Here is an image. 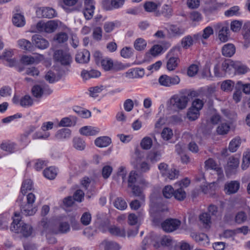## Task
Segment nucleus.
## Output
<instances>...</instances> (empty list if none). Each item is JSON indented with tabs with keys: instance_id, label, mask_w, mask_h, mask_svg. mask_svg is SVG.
I'll list each match as a JSON object with an SVG mask.
<instances>
[{
	"instance_id": "nucleus-1",
	"label": "nucleus",
	"mask_w": 250,
	"mask_h": 250,
	"mask_svg": "<svg viewBox=\"0 0 250 250\" xmlns=\"http://www.w3.org/2000/svg\"><path fill=\"white\" fill-rule=\"evenodd\" d=\"M11 229L15 233H21L24 237H26L31 234L32 228L30 225L21 221L19 213L15 212Z\"/></svg>"
},
{
	"instance_id": "nucleus-2",
	"label": "nucleus",
	"mask_w": 250,
	"mask_h": 250,
	"mask_svg": "<svg viewBox=\"0 0 250 250\" xmlns=\"http://www.w3.org/2000/svg\"><path fill=\"white\" fill-rule=\"evenodd\" d=\"M189 101L188 97L178 95L172 96L167 103L168 107L176 111L182 110L186 108Z\"/></svg>"
},
{
	"instance_id": "nucleus-3",
	"label": "nucleus",
	"mask_w": 250,
	"mask_h": 250,
	"mask_svg": "<svg viewBox=\"0 0 250 250\" xmlns=\"http://www.w3.org/2000/svg\"><path fill=\"white\" fill-rule=\"evenodd\" d=\"M60 23L58 20H50L46 22L40 21L37 23L36 28L40 32L51 33L57 29Z\"/></svg>"
},
{
	"instance_id": "nucleus-4",
	"label": "nucleus",
	"mask_w": 250,
	"mask_h": 250,
	"mask_svg": "<svg viewBox=\"0 0 250 250\" xmlns=\"http://www.w3.org/2000/svg\"><path fill=\"white\" fill-rule=\"evenodd\" d=\"M180 82V79L177 75L169 76L167 75H162L158 79V83L160 85L167 87H170L178 84Z\"/></svg>"
},
{
	"instance_id": "nucleus-5",
	"label": "nucleus",
	"mask_w": 250,
	"mask_h": 250,
	"mask_svg": "<svg viewBox=\"0 0 250 250\" xmlns=\"http://www.w3.org/2000/svg\"><path fill=\"white\" fill-rule=\"evenodd\" d=\"M55 61L64 66L69 65L72 62V58L69 53L62 50H56L54 54Z\"/></svg>"
},
{
	"instance_id": "nucleus-6",
	"label": "nucleus",
	"mask_w": 250,
	"mask_h": 250,
	"mask_svg": "<svg viewBox=\"0 0 250 250\" xmlns=\"http://www.w3.org/2000/svg\"><path fill=\"white\" fill-rule=\"evenodd\" d=\"M181 224V221L178 219L169 218L163 222L161 224V226L166 232H171L178 229Z\"/></svg>"
},
{
	"instance_id": "nucleus-7",
	"label": "nucleus",
	"mask_w": 250,
	"mask_h": 250,
	"mask_svg": "<svg viewBox=\"0 0 250 250\" xmlns=\"http://www.w3.org/2000/svg\"><path fill=\"white\" fill-rule=\"evenodd\" d=\"M96 217L99 228L104 232L107 230L111 226L110 221L107 215L105 213L99 212L96 215Z\"/></svg>"
},
{
	"instance_id": "nucleus-8",
	"label": "nucleus",
	"mask_w": 250,
	"mask_h": 250,
	"mask_svg": "<svg viewBox=\"0 0 250 250\" xmlns=\"http://www.w3.org/2000/svg\"><path fill=\"white\" fill-rule=\"evenodd\" d=\"M36 13L41 17L48 19L55 17L57 14L54 9L49 7H38L36 10Z\"/></svg>"
},
{
	"instance_id": "nucleus-9",
	"label": "nucleus",
	"mask_w": 250,
	"mask_h": 250,
	"mask_svg": "<svg viewBox=\"0 0 250 250\" xmlns=\"http://www.w3.org/2000/svg\"><path fill=\"white\" fill-rule=\"evenodd\" d=\"M216 27L218 28V38L222 42H226L229 40V28L227 24L218 23Z\"/></svg>"
},
{
	"instance_id": "nucleus-10",
	"label": "nucleus",
	"mask_w": 250,
	"mask_h": 250,
	"mask_svg": "<svg viewBox=\"0 0 250 250\" xmlns=\"http://www.w3.org/2000/svg\"><path fill=\"white\" fill-rule=\"evenodd\" d=\"M32 42L36 47L41 49H44L49 46L48 42L39 35L33 36Z\"/></svg>"
},
{
	"instance_id": "nucleus-11",
	"label": "nucleus",
	"mask_w": 250,
	"mask_h": 250,
	"mask_svg": "<svg viewBox=\"0 0 250 250\" xmlns=\"http://www.w3.org/2000/svg\"><path fill=\"white\" fill-rule=\"evenodd\" d=\"M90 59V53L86 50L79 51L76 55L75 60L77 62L81 63H87Z\"/></svg>"
},
{
	"instance_id": "nucleus-12",
	"label": "nucleus",
	"mask_w": 250,
	"mask_h": 250,
	"mask_svg": "<svg viewBox=\"0 0 250 250\" xmlns=\"http://www.w3.org/2000/svg\"><path fill=\"white\" fill-rule=\"evenodd\" d=\"M70 226L66 222H62L59 224L58 228L56 227H51V231L53 233H64L69 231Z\"/></svg>"
},
{
	"instance_id": "nucleus-13",
	"label": "nucleus",
	"mask_w": 250,
	"mask_h": 250,
	"mask_svg": "<svg viewBox=\"0 0 250 250\" xmlns=\"http://www.w3.org/2000/svg\"><path fill=\"white\" fill-rule=\"evenodd\" d=\"M20 207L21 213L26 216L33 215L37 211V208L34 207L31 204H22Z\"/></svg>"
},
{
	"instance_id": "nucleus-14",
	"label": "nucleus",
	"mask_w": 250,
	"mask_h": 250,
	"mask_svg": "<svg viewBox=\"0 0 250 250\" xmlns=\"http://www.w3.org/2000/svg\"><path fill=\"white\" fill-rule=\"evenodd\" d=\"M107 230L112 235L121 237H125L126 236L125 229L121 228L115 225H111L110 227L108 228Z\"/></svg>"
},
{
	"instance_id": "nucleus-15",
	"label": "nucleus",
	"mask_w": 250,
	"mask_h": 250,
	"mask_svg": "<svg viewBox=\"0 0 250 250\" xmlns=\"http://www.w3.org/2000/svg\"><path fill=\"white\" fill-rule=\"evenodd\" d=\"M240 187L239 183L236 181H232L225 184V189L228 194H233L236 193L239 189Z\"/></svg>"
},
{
	"instance_id": "nucleus-16",
	"label": "nucleus",
	"mask_w": 250,
	"mask_h": 250,
	"mask_svg": "<svg viewBox=\"0 0 250 250\" xmlns=\"http://www.w3.org/2000/svg\"><path fill=\"white\" fill-rule=\"evenodd\" d=\"M213 34V30L212 28L210 26H208L203 30L202 35L200 34H195L193 37L194 39L196 40H201L202 42L203 43V39H208L210 36Z\"/></svg>"
},
{
	"instance_id": "nucleus-17",
	"label": "nucleus",
	"mask_w": 250,
	"mask_h": 250,
	"mask_svg": "<svg viewBox=\"0 0 250 250\" xmlns=\"http://www.w3.org/2000/svg\"><path fill=\"white\" fill-rule=\"evenodd\" d=\"M100 131V129L95 127L90 126H85L80 129V132L81 134L85 136H93L97 134Z\"/></svg>"
},
{
	"instance_id": "nucleus-18",
	"label": "nucleus",
	"mask_w": 250,
	"mask_h": 250,
	"mask_svg": "<svg viewBox=\"0 0 250 250\" xmlns=\"http://www.w3.org/2000/svg\"><path fill=\"white\" fill-rule=\"evenodd\" d=\"M222 52L223 56L230 57L235 53V47L232 43H227L222 47Z\"/></svg>"
},
{
	"instance_id": "nucleus-19",
	"label": "nucleus",
	"mask_w": 250,
	"mask_h": 250,
	"mask_svg": "<svg viewBox=\"0 0 250 250\" xmlns=\"http://www.w3.org/2000/svg\"><path fill=\"white\" fill-rule=\"evenodd\" d=\"M111 143V139L107 136L97 138L95 140V145L99 147H105L108 146Z\"/></svg>"
},
{
	"instance_id": "nucleus-20",
	"label": "nucleus",
	"mask_w": 250,
	"mask_h": 250,
	"mask_svg": "<svg viewBox=\"0 0 250 250\" xmlns=\"http://www.w3.org/2000/svg\"><path fill=\"white\" fill-rule=\"evenodd\" d=\"M81 75L83 79L87 80L91 78H97L99 77L101 75V73L95 70H91L90 71L83 70L82 71Z\"/></svg>"
},
{
	"instance_id": "nucleus-21",
	"label": "nucleus",
	"mask_w": 250,
	"mask_h": 250,
	"mask_svg": "<svg viewBox=\"0 0 250 250\" xmlns=\"http://www.w3.org/2000/svg\"><path fill=\"white\" fill-rule=\"evenodd\" d=\"M236 66V62H233L230 60H226L222 63V70L226 73H230L232 69L235 70Z\"/></svg>"
},
{
	"instance_id": "nucleus-22",
	"label": "nucleus",
	"mask_w": 250,
	"mask_h": 250,
	"mask_svg": "<svg viewBox=\"0 0 250 250\" xmlns=\"http://www.w3.org/2000/svg\"><path fill=\"white\" fill-rule=\"evenodd\" d=\"M101 245L104 247V250H119L120 248L117 243L106 240L103 241Z\"/></svg>"
},
{
	"instance_id": "nucleus-23",
	"label": "nucleus",
	"mask_w": 250,
	"mask_h": 250,
	"mask_svg": "<svg viewBox=\"0 0 250 250\" xmlns=\"http://www.w3.org/2000/svg\"><path fill=\"white\" fill-rule=\"evenodd\" d=\"M71 136V131L68 128H62L59 130L56 135L55 137L59 140L66 139L69 138Z\"/></svg>"
},
{
	"instance_id": "nucleus-24",
	"label": "nucleus",
	"mask_w": 250,
	"mask_h": 250,
	"mask_svg": "<svg viewBox=\"0 0 250 250\" xmlns=\"http://www.w3.org/2000/svg\"><path fill=\"white\" fill-rule=\"evenodd\" d=\"M12 21L13 24L17 27H22L25 23L24 16L20 13L15 14Z\"/></svg>"
},
{
	"instance_id": "nucleus-25",
	"label": "nucleus",
	"mask_w": 250,
	"mask_h": 250,
	"mask_svg": "<svg viewBox=\"0 0 250 250\" xmlns=\"http://www.w3.org/2000/svg\"><path fill=\"white\" fill-rule=\"evenodd\" d=\"M185 30L181 27L172 25L169 27V33L172 37H177L184 34Z\"/></svg>"
},
{
	"instance_id": "nucleus-26",
	"label": "nucleus",
	"mask_w": 250,
	"mask_h": 250,
	"mask_svg": "<svg viewBox=\"0 0 250 250\" xmlns=\"http://www.w3.org/2000/svg\"><path fill=\"white\" fill-rule=\"evenodd\" d=\"M18 44L21 49L28 51H32L33 47L30 41L24 39L19 40L18 41Z\"/></svg>"
},
{
	"instance_id": "nucleus-27",
	"label": "nucleus",
	"mask_w": 250,
	"mask_h": 250,
	"mask_svg": "<svg viewBox=\"0 0 250 250\" xmlns=\"http://www.w3.org/2000/svg\"><path fill=\"white\" fill-rule=\"evenodd\" d=\"M43 174L46 178L53 180L56 177L57 171L55 167H50L44 169Z\"/></svg>"
},
{
	"instance_id": "nucleus-28",
	"label": "nucleus",
	"mask_w": 250,
	"mask_h": 250,
	"mask_svg": "<svg viewBox=\"0 0 250 250\" xmlns=\"http://www.w3.org/2000/svg\"><path fill=\"white\" fill-rule=\"evenodd\" d=\"M73 110L78 115L83 118H88L91 116V112L86 109L83 108L80 106H75L73 108Z\"/></svg>"
},
{
	"instance_id": "nucleus-29",
	"label": "nucleus",
	"mask_w": 250,
	"mask_h": 250,
	"mask_svg": "<svg viewBox=\"0 0 250 250\" xmlns=\"http://www.w3.org/2000/svg\"><path fill=\"white\" fill-rule=\"evenodd\" d=\"M194 37L190 35L184 37L181 41V45L184 49H188L194 43Z\"/></svg>"
},
{
	"instance_id": "nucleus-30",
	"label": "nucleus",
	"mask_w": 250,
	"mask_h": 250,
	"mask_svg": "<svg viewBox=\"0 0 250 250\" xmlns=\"http://www.w3.org/2000/svg\"><path fill=\"white\" fill-rule=\"evenodd\" d=\"M200 116V112L197 109H194L190 107L187 113L188 119L191 121L197 120Z\"/></svg>"
},
{
	"instance_id": "nucleus-31",
	"label": "nucleus",
	"mask_w": 250,
	"mask_h": 250,
	"mask_svg": "<svg viewBox=\"0 0 250 250\" xmlns=\"http://www.w3.org/2000/svg\"><path fill=\"white\" fill-rule=\"evenodd\" d=\"M234 86V83L230 80L223 81L221 85V88L225 92H230Z\"/></svg>"
},
{
	"instance_id": "nucleus-32",
	"label": "nucleus",
	"mask_w": 250,
	"mask_h": 250,
	"mask_svg": "<svg viewBox=\"0 0 250 250\" xmlns=\"http://www.w3.org/2000/svg\"><path fill=\"white\" fill-rule=\"evenodd\" d=\"M241 144V139L237 137L233 138L229 143V149L232 152H235Z\"/></svg>"
},
{
	"instance_id": "nucleus-33",
	"label": "nucleus",
	"mask_w": 250,
	"mask_h": 250,
	"mask_svg": "<svg viewBox=\"0 0 250 250\" xmlns=\"http://www.w3.org/2000/svg\"><path fill=\"white\" fill-rule=\"evenodd\" d=\"M16 148V145L9 141L3 142L1 144V149L9 153L14 152Z\"/></svg>"
},
{
	"instance_id": "nucleus-34",
	"label": "nucleus",
	"mask_w": 250,
	"mask_h": 250,
	"mask_svg": "<svg viewBox=\"0 0 250 250\" xmlns=\"http://www.w3.org/2000/svg\"><path fill=\"white\" fill-rule=\"evenodd\" d=\"M45 89L46 87L45 86L36 85L33 87L32 89V92L34 97L36 98H40L42 97L43 91L45 90Z\"/></svg>"
},
{
	"instance_id": "nucleus-35",
	"label": "nucleus",
	"mask_w": 250,
	"mask_h": 250,
	"mask_svg": "<svg viewBox=\"0 0 250 250\" xmlns=\"http://www.w3.org/2000/svg\"><path fill=\"white\" fill-rule=\"evenodd\" d=\"M200 221L205 226L206 228L209 227L211 224V216L208 212H204L200 215Z\"/></svg>"
},
{
	"instance_id": "nucleus-36",
	"label": "nucleus",
	"mask_w": 250,
	"mask_h": 250,
	"mask_svg": "<svg viewBox=\"0 0 250 250\" xmlns=\"http://www.w3.org/2000/svg\"><path fill=\"white\" fill-rule=\"evenodd\" d=\"M179 62V59L177 57H170L167 61V69L169 71L174 70L177 66Z\"/></svg>"
},
{
	"instance_id": "nucleus-37",
	"label": "nucleus",
	"mask_w": 250,
	"mask_h": 250,
	"mask_svg": "<svg viewBox=\"0 0 250 250\" xmlns=\"http://www.w3.org/2000/svg\"><path fill=\"white\" fill-rule=\"evenodd\" d=\"M104 89V86L103 85L89 87L88 89L89 95L92 97L96 98L98 96L99 94Z\"/></svg>"
},
{
	"instance_id": "nucleus-38",
	"label": "nucleus",
	"mask_w": 250,
	"mask_h": 250,
	"mask_svg": "<svg viewBox=\"0 0 250 250\" xmlns=\"http://www.w3.org/2000/svg\"><path fill=\"white\" fill-rule=\"evenodd\" d=\"M118 24L119 22L117 21L105 22L103 27L104 31L107 33H110L118 26Z\"/></svg>"
},
{
	"instance_id": "nucleus-39",
	"label": "nucleus",
	"mask_w": 250,
	"mask_h": 250,
	"mask_svg": "<svg viewBox=\"0 0 250 250\" xmlns=\"http://www.w3.org/2000/svg\"><path fill=\"white\" fill-rule=\"evenodd\" d=\"M126 77L129 78L134 76L135 77H142L145 75V71L144 69L136 68L131 71H128L126 73Z\"/></svg>"
},
{
	"instance_id": "nucleus-40",
	"label": "nucleus",
	"mask_w": 250,
	"mask_h": 250,
	"mask_svg": "<svg viewBox=\"0 0 250 250\" xmlns=\"http://www.w3.org/2000/svg\"><path fill=\"white\" fill-rule=\"evenodd\" d=\"M250 164V150L247 149L244 152L243 157V162L242 164V168L243 169L247 168Z\"/></svg>"
},
{
	"instance_id": "nucleus-41",
	"label": "nucleus",
	"mask_w": 250,
	"mask_h": 250,
	"mask_svg": "<svg viewBox=\"0 0 250 250\" xmlns=\"http://www.w3.org/2000/svg\"><path fill=\"white\" fill-rule=\"evenodd\" d=\"M146 46V42L142 38L136 39L134 42V48L138 51L144 50Z\"/></svg>"
},
{
	"instance_id": "nucleus-42",
	"label": "nucleus",
	"mask_w": 250,
	"mask_h": 250,
	"mask_svg": "<svg viewBox=\"0 0 250 250\" xmlns=\"http://www.w3.org/2000/svg\"><path fill=\"white\" fill-rule=\"evenodd\" d=\"M33 188V182L30 179L25 180L21 187V192L25 194L27 190H30Z\"/></svg>"
},
{
	"instance_id": "nucleus-43",
	"label": "nucleus",
	"mask_w": 250,
	"mask_h": 250,
	"mask_svg": "<svg viewBox=\"0 0 250 250\" xmlns=\"http://www.w3.org/2000/svg\"><path fill=\"white\" fill-rule=\"evenodd\" d=\"M73 146L79 150H83L85 147L84 142L80 138H75L73 140Z\"/></svg>"
},
{
	"instance_id": "nucleus-44",
	"label": "nucleus",
	"mask_w": 250,
	"mask_h": 250,
	"mask_svg": "<svg viewBox=\"0 0 250 250\" xmlns=\"http://www.w3.org/2000/svg\"><path fill=\"white\" fill-rule=\"evenodd\" d=\"M114 205L116 208L120 210H124L127 208L126 203L121 197L116 199L114 202Z\"/></svg>"
},
{
	"instance_id": "nucleus-45",
	"label": "nucleus",
	"mask_w": 250,
	"mask_h": 250,
	"mask_svg": "<svg viewBox=\"0 0 250 250\" xmlns=\"http://www.w3.org/2000/svg\"><path fill=\"white\" fill-rule=\"evenodd\" d=\"M76 122V118L73 116L62 118L59 124L60 126H70L72 124V121Z\"/></svg>"
},
{
	"instance_id": "nucleus-46",
	"label": "nucleus",
	"mask_w": 250,
	"mask_h": 250,
	"mask_svg": "<svg viewBox=\"0 0 250 250\" xmlns=\"http://www.w3.org/2000/svg\"><path fill=\"white\" fill-rule=\"evenodd\" d=\"M230 129L229 125L226 123H221L217 128V132L220 135L226 134Z\"/></svg>"
},
{
	"instance_id": "nucleus-47",
	"label": "nucleus",
	"mask_w": 250,
	"mask_h": 250,
	"mask_svg": "<svg viewBox=\"0 0 250 250\" xmlns=\"http://www.w3.org/2000/svg\"><path fill=\"white\" fill-rule=\"evenodd\" d=\"M13 53L11 51H6L3 52L2 55V57L8 62L10 66H13L16 63V61L15 59H10Z\"/></svg>"
},
{
	"instance_id": "nucleus-48",
	"label": "nucleus",
	"mask_w": 250,
	"mask_h": 250,
	"mask_svg": "<svg viewBox=\"0 0 250 250\" xmlns=\"http://www.w3.org/2000/svg\"><path fill=\"white\" fill-rule=\"evenodd\" d=\"M20 105L24 107H29L33 104V101L30 96L25 95L22 97L20 101Z\"/></svg>"
},
{
	"instance_id": "nucleus-49",
	"label": "nucleus",
	"mask_w": 250,
	"mask_h": 250,
	"mask_svg": "<svg viewBox=\"0 0 250 250\" xmlns=\"http://www.w3.org/2000/svg\"><path fill=\"white\" fill-rule=\"evenodd\" d=\"M239 160L234 157H230L228 162V168L232 170L237 168L239 165Z\"/></svg>"
},
{
	"instance_id": "nucleus-50",
	"label": "nucleus",
	"mask_w": 250,
	"mask_h": 250,
	"mask_svg": "<svg viewBox=\"0 0 250 250\" xmlns=\"http://www.w3.org/2000/svg\"><path fill=\"white\" fill-rule=\"evenodd\" d=\"M172 130L169 127L164 128L161 132V137L165 140H169L173 136Z\"/></svg>"
},
{
	"instance_id": "nucleus-51",
	"label": "nucleus",
	"mask_w": 250,
	"mask_h": 250,
	"mask_svg": "<svg viewBox=\"0 0 250 250\" xmlns=\"http://www.w3.org/2000/svg\"><path fill=\"white\" fill-rule=\"evenodd\" d=\"M101 65L105 70H110L113 67V61L111 59L106 58L101 61Z\"/></svg>"
},
{
	"instance_id": "nucleus-52",
	"label": "nucleus",
	"mask_w": 250,
	"mask_h": 250,
	"mask_svg": "<svg viewBox=\"0 0 250 250\" xmlns=\"http://www.w3.org/2000/svg\"><path fill=\"white\" fill-rule=\"evenodd\" d=\"M140 145L144 149H149L152 146V141L150 138L146 137L143 139Z\"/></svg>"
},
{
	"instance_id": "nucleus-53",
	"label": "nucleus",
	"mask_w": 250,
	"mask_h": 250,
	"mask_svg": "<svg viewBox=\"0 0 250 250\" xmlns=\"http://www.w3.org/2000/svg\"><path fill=\"white\" fill-rule=\"evenodd\" d=\"M159 6L160 4H157L156 3L152 1L146 2L144 5L145 10L148 12H152L154 11Z\"/></svg>"
},
{
	"instance_id": "nucleus-54",
	"label": "nucleus",
	"mask_w": 250,
	"mask_h": 250,
	"mask_svg": "<svg viewBox=\"0 0 250 250\" xmlns=\"http://www.w3.org/2000/svg\"><path fill=\"white\" fill-rule=\"evenodd\" d=\"M121 56L124 58H129L133 54V50L131 47H124L120 52Z\"/></svg>"
},
{
	"instance_id": "nucleus-55",
	"label": "nucleus",
	"mask_w": 250,
	"mask_h": 250,
	"mask_svg": "<svg viewBox=\"0 0 250 250\" xmlns=\"http://www.w3.org/2000/svg\"><path fill=\"white\" fill-rule=\"evenodd\" d=\"M45 79L48 81L49 83H53L60 80V78L57 77L55 74L51 71H49L45 75Z\"/></svg>"
},
{
	"instance_id": "nucleus-56",
	"label": "nucleus",
	"mask_w": 250,
	"mask_h": 250,
	"mask_svg": "<svg viewBox=\"0 0 250 250\" xmlns=\"http://www.w3.org/2000/svg\"><path fill=\"white\" fill-rule=\"evenodd\" d=\"M173 196L178 200H183L186 197V193L182 188L174 191Z\"/></svg>"
},
{
	"instance_id": "nucleus-57",
	"label": "nucleus",
	"mask_w": 250,
	"mask_h": 250,
	"mask_svg": "<svg viewBox=\"0 0 250 250\" xmlns=\"http://www.w3.org/2000/svg\"><path fill=\"white\" fill-rule=\"evenodd\" d=\"M102 29L101 27L98 26L94 28L92 33L93 38L97 41H100L102 38Z\"/></svg>"
},
{
	"instance_id": "nucleus-58",
	"label": "nucleus",
	"mask_w": 250,
	"mask_h": 250,
	"mask_svg": "<svg viewBox=\"0 0 250 250\" xmlns=\"http://www.w3.org/2000/svg\"><path fill=\"white\" fill-rule=\"evenodd\" d=\"M161 156V153L159 152H150L148 154L147 159L152 163H155L160 159Z\"/></svg>"
},
{
	"instance_id": "nucleus-59",
	"label": "nucleus",
	"mask_w": 250,
	"mask_h": 250,
	"mask_svg": "<svg viewBox=\"0 0 250 250\" xmlns=\"http://www.w3.org/2000/svg\"><path fill=\"white\" fill-rule=\"evenodd\" d=\"M139 175L135 171H132L130 172L128 180V186L129 187H132L137 180L139 178Z\"/></svg>"
},
{
	"instance_id": "nucleus-60",
	"label": "nucleus",
	"mask_w": 250,
	"mask_h": 250,
	"mask_svg": "<svg viewBox=\"0 0 250 250\" xmlns=\"http://www.w3.org/2000/svg\"><path fill=\"white\" fill-rule=\"evenodd\" d=\"M174 189L171 186H167L163 189V194L166 198H170L173 196Z\"/></svg>"
},
{
	"instance_id": "nucleus-61",
	"label": "nucleus",
	"mask_w": 250,
	"mask_h": 250,
	"mask_svg": "<svg viewBox=\"0 0 250 250\" xmlns=\"http://www.w3.org/2000/svg\"><path fill=\"white\" fill-rule=\"evenodd\" d=\"M249 68L245 65L241 64L240 62H236L235 71L240 74H244L248 72Z\"/></svg>"
},
{
	"instance_id": "nucleus-62",
	"label": "nucleus",
	"mask_w": 250,
	"mask_h": 250,
	"mask_svg": "<svg viewBox=\"0 0 250 250\" xmlns=\"http://www.w3.org/2000/svg\"><path fill=\"white\" fill-rule=\"evenodd\" d=\"M21 61L24 64L29 65L37 62V60L32 56H23L21 59Z\"/></svg>"
},
{
	"instance_id": "nucleus-63",
	"label": "nucleus",
	"mask_w": 250,
	"mask_h": 250,
	"mask_svg": "<svg viewBox=\"0 0 250 250\" xmlns=\"http://www.w3.org/2000/svg\"><path fill=\"white\" fill-rule=\"evenodd\" d=\"M179 175V171L177 170L175 168H171V169H168L167 174H165L164 176L168 178L170 180H173L175 178H177Z\"/></svg>"
},
{
	"instance_id": "nucleus-64",
	"label": "nucleus",
	"mask_w": 250,
	"mask_h": 250,
	"mask_svg": "<svg viewBox=\"0 0 250 250\" xmlns=\"http://www.w3.org/2000/svg\"><path fill=\"white\" fill-rule=\"evenodd\" d=\"M91 221V214L88 212H85L83 213L81 218V222L84 226L89 225Z\"/></svg>"
}]
</instances>
